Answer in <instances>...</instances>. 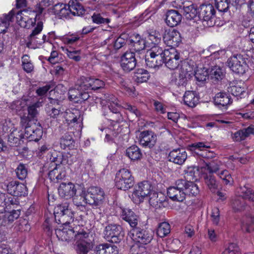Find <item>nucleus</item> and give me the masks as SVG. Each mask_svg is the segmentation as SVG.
Returning a JSON list of instances; mask_svg holds the SVG:
<instances>
[{"instance_id": "1", "label": "nucleus", "mask_w": 254, "mask_h": 254, "mask_svg": "<svg viewBox=\"0 0 254 254\" xmlns=\"http://www.w3.org/2000/svg\"><path fill=\"white\" fill-rule=\"evenodd\" d=\"M53 12L60 18H71L73 16L82 15L84 9L78 1L70 0L68 4L57 3L53 7Z\"/></svg>"}, {"instance_id": "2", "label": "nucleus", "mask_w": 254, "mask_h": 254, "mask_svg": "<svg viewBox=\"0 0 254 254\" xmlns=\"http://www.w3.org/2000/svg\"><path fill=\"white\" fill-rule=\"evenodd\" d=\"M105 192L102 189L98 187H89L82 198V202L78 201V198H76L75 202L78 205H85L88 203L90 205L99 207L102 205L105 200Z\"/></svg>"}, {"instance_id": "3", "label": "nucleus", "mask_w": 254, "mask_h": 254, "mask_svg": "<svg viewBox=\"0 0 254 254\" xmlns=\"http://www.w3.org/2000/svg\"><path fill=\"white\" fill-rule=\"evenodd\" d=\"M238 196L232 200V206L235 211L242 210L245 206L244 199L254 202V190L246 186L240 187L237 190Z\"/></svg>"}, {"instance_id": "4", "label": "nucleus", "mask_w": 254, "mask_h": 254, "mask_svg": "<svg viewBox=\"0 0 254 254\" xmlns=\"http://www.w3.org/2000/svg\"><path fill=\"white\" fill-rule=\"evenodd\" d=\"M79 226L75 227V234L73 241L77 245V251L80 254H86L90 249L91 240L89 238V233L83 229H79Z\"/></svg>"}, {"instance_id": "5", "label": "nucleus", "mask_w": 254, "mask_h": 254, "mask_svg": "<svg viewBox=\"0 0 254 254\" xmlns=\"http://www.w3.org/2000/svg\"><path fill=\"white\" fill-rule=\"evenodd\" d=\"M54 215L56 223L62 225L69 224L73 218V213L69 209V204L66 202H63L55 207Z\"/></svg>"}, {"instance_id": "6", "label": "nucleus", "mask_w": 254, "mask_h": 254, "mask_svg": "<svg viewBox=\"0 0 254 254\" xmlns=\"http://www.w3.org/2000/svg\"><path fill=\"white\" fill-rule=\"evenodd\" d=\"M115 182L118 189L126 190L133 186L134 178L130 171L124 168L117 173Z\"/></svg>"}, {"instance_id": "7", "label": "nucleus", "mask_w": 254, "mask_h": 254, "mask_svg": "<svg viewBox=\"0 0 254 254\" xmlns=\"http://www.w3.org/2000/svg\"><path fill=\"white\" fill-rule=\"evenodd\" d=\"M16 22L22 27L30 28L35 24L37 14L28 9L15 12Z\"/></svg>"}, {"instance_id": "8", "label": "nucleus", "mask_w": 254, "mask_h": 254, "mask_svg": "<svg viewBox=\"0 0 254 254\" xmlns=\"http://www.w3.org/2000/svg\"><path fill=\"white\" fill-rule=\"evenodd\" d=\"M105 238L112 243H119L124 238L125 233L122 227L117 224H109L104 230Z\"/></svg>"}, {"instance_id": "9", "label": "nucleus", "mask_w": 254, "mask_h": 254, "mask_svg": "<svg viewBox=\"0 0 254 254\" xmlns=\"http://www.w3.org/2000/svg\"><path fill=\"white\" fill-rule=\"evenodd\" d=\"M227 64L230 69L237 74H243L248 69L246 59L240 54L234 55L229 58Z\"/></svg>"}, {"instance_id": "10", "label": "nucleus", "mask_w": 254, "mask_h": 254, "mask_svg": "<svg viewBox=\"0 0 254 254\" xmlns=\"http://www.w3.org/2000/svg\"><path fill=\"white\" fill-rule=\"evenodd\" d=\"M153 187L148 181H144L138 184L136 187L132 196L135 203H140L143 201L145 197L151 193Z\"/></svg>"}, {"instance_id": "11", "label": "nucleus", "mask_w": 254, "mask_h": 254, "mask_svg": "<svg viewBox=\"0 0 254 254\" xmlns=\"http://www.w3.org/2000/svg\"><path fill=\"white\" fill-rule=\"evenodd\" d=\"M191 67L188 63H184L179 70V74L178 77L171 80V83L178 87H185L193 75V73L190 70Z\"/></svg>"}, {"instance_id": "12", "label": "nucleus", "mask_w": 254, "mask_h": 254, "mask_svg": "<svg viewBox=\"0 0 254 254\" xmlns=\"http://www.w3.org/2000/svg\"><path fill=\"white\" fill-rule=\"evenodd\" d=\"M164 56L163 63L165 64L168 68L171 70H174L178 67L180 62V55L175 48L166 50Z\"/></svg>"}, {"instance_id": "13", "label": "nucleus", "mask_w": 254, "mask_h": 254, "mask_svg": "<svg viewBox=\"0 0 254 254\" xmlns=\"http://www.w3.org/2000/svg\"><path fill=\"white\" fill-rule=\"evenodd\" d=\"M25 127L24 135L29 141H39L43 134L42 127L38 126L35 123L22 125Z\"/></svg>"}, {"instance_id": "14", "label": "nucleus", "mask_w": 254, "mask_h": 254, "mask_svg": "<svg viewBox=\"0 0 254 254\" xmlns=\"http://www.w3.org/2000/svg\"><path fill=\"white\" fill-rule=\"evenodd\" d=\"M42 106V103L40 102H37L27 107L28 113L23 115L21 117V124L22 125H28L35 123L37 121L38 112L37 108Z\"/></svg>"}, {"instance_id": "15", "label": "nucleus", "mask_w": 254, "mask_h": 254, "mask_svg": "<svg viewBox=\"0 0 254 254\" xmlns=\"http://www.w3.org/2000/svg\"><path fill=\"white\" fill-rule=\"evenodd\" d=\"M163 40L168 46L171 47V48L178 46L182 41L180 33L174 29L165 31Z\"/></svg>"}, {"instance_id": "16", "label": "nucleus", "mask_w": 254, "mask_h": 254, "mask_svg": "<svg viewBox=\"0 0 254 254\" xmlns=\"http://www.w3.org/2000/svg\"><path fill=\"white\" fill-rule=\"evenodd\" d=\"M135 53L131 51H127L121 57V65L125 71L129 72L133 70L136 65Z\"/></svg>"}, {"instance_id": "17", "label": "nucleus", "mask_w": 254, "mask_h": 254, "mask_svg": "<svg viewBox=\"0 0 254 254\" xmlns=\"http://www.w3.org/2000/svg\"><path fill=\"white\" fill-rule=\"evenodd\" d=\"M139 142L140 145L149 148H153L157 141V136L152 131L145 130L141 131L139 136Z\"/></svg>"}, {"instance_id": "18", "label": "nucleus", "mask_w": 254, "mask_h": 254, "mask_svg": "<svg viewBox=\"0 0 254 254\" xmlns=\"http://www.w3.org/2000/svg\"><path fill=\"white\" fill-rule=\"evenodd\" d=\"M134 239L140 244L146 245L153 239V233L148 230L140 229L136 227L133 229Z\"/></svg>"}, {"instance_id": "19", "label": "nucleus", "mask_w": 254, "mask_h": 254, "mask_svg": "<svg viewBox=\"0 0 254 254\" xmlns=\"http://www.w3.org/2000/svg\"><path fill=\"white\" fill-rule=\"evenodd\" d=\"M178 180L174 186H171L167 190L168 196L173 201L183 202L186 198L185 193L183 188L178 185Z\"/></svg>"}, {"instance_id": "20", "label": "nucleus", "mask_w": 254, "mask_h": 254, "mask_svg": "<svg viewBox=\"0 0 254 254\" xmlns=\"http://www.w3.org/2000/svg\"><path fill=\"white\" fill-rule=\"evenodd\" d=\"M215 10L211 4H202L199 8L198 18L207 22L214 18Z\"/></svg>"}, {"instance_id": "21", "label": "nucleus", "mask_w": 254, "mask_h": 254, "mask_svg": "<svg viewBox=\"0 0 254 254\" xmlns=\"http://www.w3.org/2000/svg\"><path fill=\"white\" fill-rule=\"evenodd\" d=\"M49 102L46 105L45 110L47 115L51 118H57L60 113H62L60 101L58 99L49 98Z\"/></svg>"}, {"instance_id": "22", "label": "nucleus", "mask_w": 254, "mask_h": 254, "mask_svg": "<svg viewBox=\"0 0 254 254\" xmlns=\"http://www.w3.org/2000/svg\"><path fill=\"white\" fill-rule=\"evenodd\" d=\"M168 158L170 162L182 165L187 158V153L183 148L175 149L169 153Z\"/></svg>"}, {"instance_id": "23", "label": "nucleus", "mask_w": 254, "mask_h": 254, "mask_svg": "<svg viewBox=\"0 0 254 254\" xmlns=\"http://www.w3.org/2000/svg\"><path fill=\"white\" fill-rule=\"evenodd\" d=\"M121 217L133 229L137 226L139 217L129 208H121Z\"/></svg>"}, {"instance_id": "24", "label": "nucleus", "mask_w": 254, "mask_h": 254, "mask_svg": "<svg viewBox=\"0 0 254 254\" xmlns=\"http://www.w3.org/2000/svg\"><path fill=\"white\" fill-rule=\"evenodd\" d=\"M178 185L183 188L185 196H195L199 193L198 186L192 181H188L186 180H178Z\"/></svg>"}, {"instance_id": "25", "label": "nucleus", "mask_w": 254, "mask_h": 254, "mask_svg": "<svg viewBox=\"0 0 254 254\" xmlns=\"http://www.w3.org/2000/svg\"><path fill=\"white\" fill-rule=\"evenodd\" d=\"M54 166H48L45 165L44 167L49 171L48 177L52 181H58L63 179L65 176V173L63 171V167L62 166H55L53 164Z\"/></svg>"}, {"instance_id": "26", "label": "nucleus", "mask_w": 254, "mask_h": 254, "mask_svg": "<svg viewBox=\"0 0 254 254\" xmlns=\"http://www.w3.org/2000/svg\"><path fill=\"white\" fill-rule=\"evenodd\" d=\"M26 187L22 183L12 181L7 185L8 192L13 196H20L25 193Z\"/></svg>"}, {"instance_id": "27", "label": "nucleus", "mask_w": 254, "mask_h": 254, "mask_svg": "<svg viewBox=\"0 0 254 254\" xmlns=\"http://www.w3.org/2000/svg\"><path fill=\"white\" fill-rule=\"evenodd\" d=\"M76 190L74 185L70 182L67 184L62 183L58 188L59 195L66 199L73 197Z\"/></svg>"}, {"instance_id": "28", "label": "nucleus", "mask_w": 254, "mask_h": 254, "mask_svg": "<svg viewBox=\"0 0 254 254\" xmlns=\"http://www.w3.org/2000/svg\"><path fill=\"white\" fill-rule=\"evenodd\" d=\"M129 45L133 47V50L136 52H139L144 49L146 47H149L150 44L148 41L141 38L138 34L133 35L129 40Z\"/></svg>"}, {"instance_id": "29", "label": "nucleus", "mask_w": 254, "mask_h": 254, "mask_svg": "<svg viewBox=\"0 0 254 254\" xmlns=\"http://www.w3.org/2000/svg\"><path fill=\"white\" fill-rule=\"evenodd\" d=\"M55 233L59 240L62 241L70 242L74 240L75 227L72 229L64 227L62 229H56Z\"/></svg>"}, {"instance_id": "30", "label": "nucleus", "mask_w": 254, "mask_h": 254, "mask_svg": "<svg viewBox=\"0 0 254 254\" xmlns=\"http://www.w3.org/2000/svg\"><path fill=\"white\" fill-rule=\"evenodd\" d=\"M251 134H254V125H251L248 127L240 129L232 134V137L233 140L240 142L245 140Z\"/></svg>"}, {"instance_id": "31", "label": "nucleus", "mask_w": 254, "mask_h": 254, "mask_svg": "<svg viewBox=\"0 0 254 254\" xmlns=\"http://www.w3.org/2000/svg\"><path fill=\"white\" fill-rule=\"evenodd\" d=\"M166 22L170 27L177 26L182 20V15L176 10H170L166 13Z\"/></svg>"}, {"instance_id": "32", "label": "nucleus", "mask_w": 254, "mask_h": 254, "mask_svg": "<svg viewBox=\"0 0 254 254\" xmlns=\"http://www.w3.org/2000/svg\"><path fill=\"white\" fill-rule=\"evenodd\" d=\"M20 215V211L18 209L13 210L11 212L5 213L1 223L2 226L4 227H10L13 221L17 219Z\"/></svg>"}, {"instance_id": "33", "label": "nucleus", "mask_w": 254, "mask_h": 254, "mask_svg": "<svg viewBox=\"0 0 254 254\" xmlns=\"http://www.w3.org/2000/svg\"><path fill=\"white\" fill-rule=\"evenodd\" d=\"M199 101L198 94L193 91H187L184 95V101L185 104L190 107H195Z\"/></svg>"}, {"instance_id": "34", "label": "nucleus", "mask_w": 254, "mask_h": 254, "mask_svg": "<svg viewBox=\"0 0 254 254\" xmlns=\"http://www.w3.org/2000/svg\"><path fill=\"white\" fill-rule=\"evenodd\" d=\"M14 15L15 10L12 9L8 14H3L0 17V33L6 31Z\"/></svg>"}, {"instance_id": "35", "label": "nucleus", "mask_w": 254, "mask_h": 254, "mask_svg": "<svg viewBox=\"0 0 254 254\" xmlns=\"http://www.w3.org/2000/svg\"><path fill=\"white\" fill-rule=\"evenodd\" d=\"M215 105L219 108L226 107L232 103V100L225 93L220 92L216 94L214 99Z\"/></svg>"}, {"instance_id": "36", "label": "nucleus", "mask_w": 254, "mask_h": 254, "mask_svg": "<svg viewBox=\"0 0 254 254\" xmlns=\"http://www.w3.org/2000/svg\"><path fill=\"white\" fill-rule=\"evenodd\" d=\"M97 254H119L117 246L108 244H104L96 247Z\"/></svg>"}, {"instance_id": "37", "label": "nucleus", "mask_w": 254, "mask_h": 254, "mask_svg": "<svg viewBox=\"0 0 254 254\" xmlns=\"http://www.w3.org/2000/svg\"><path fill=\"white\" fill-rule=\"evenodd\" d=\"M25 136L22 131L13 130L8 136V141L11 146H18L20 144L21 140Z\"/></svg>"}, {"instance_id": "38", "label": "nucleus", "mask_w": 254, "mask_h": 254, "mask_svg": "<svg viewBox=\"0 0 254 254\" xmlns=\"http://www.w3.org/2000/svg\"><path fill=\"white\" fill-rule=\"evenodd\" d=\"M145 63L149 68H156L161 66L163 64V59L159 57L149 54L148 53L145 55Z\"/></svg>"}, {"instance_id": "39", "label": "nucleus", "mask_w": 254, "mask_h": 254, "mask_svg": "<svg viewBox=\"0 0 254 254\" xmlns=\"http://www.w3.org/2000/svg\"><path fill=\"white\" fill-rule=\"evenodd\" d=\"M28 101V99L25 98L14 101L11 103L10 108L16 113L20 114L26 108Z\"/></svg>"}, {"instance_id": "40", "label": "nucleus", "mask_w": 254, "mask_h": 254, "mask_svg": "<svg viewBox=\"0 0 254 254\" xmlns=\"http://www.w3.org/2000/svg\"><path fill=\"white\" fill-rule=\"evenodd\" d=\"M126 154L131 160L133 161L140 160L142 156L141 150L136 145H132L127 148L126 150Z\"/></svg>"}, {"instance_id": "41", "label": "nucleus", "mask_w": 254, "mask_h": 254, "mask_svg": "<svg viewBox=\"0 0 254 254\" xmlns=\"http://www.w3.org/2000/svg\"><path fill=\"white\" fill-rule=\"evenodd\" d=\"M184 15L189 20L195 19L197 20L198 12L193 4L188 6H184Z\"/></svg>"}, {"instance_id": "42", "label": "nucleus", "mask_w": 254, "mask_h": 254, "mask_svg": "<svg viewBox=\"0 0 254 254\" xmlns=\"http://www.w3.org/2000/svg\"><path fill=\"white\" fill-rule=\"evenodd\" d=\"M188 147L192 152L198 155H200L201 153L199 152H203L205 148H209L210 145L207 142H198L191 144Z\"/></svg>"}, {"instance_id": "43", "label": "nucleus", "mask_w": 254, "mask_h": 254, "mask_svg": "<svg viewBox=\"0 0 254 254\" xmlns=\"http://www.w3.org/2000/svg\"><path fill=\"white\" fill-rule=\"evenodd\" d=\"M209 76L214 81L222 80L224 77V70L219 66H214L211 67L209 71Z\"/></svg>"}, {"instance_id": "44", "label": "nucleus", "mask_w": 254, "mask_h": 254, "mask_svg": "<svg viewBox=\"0 0 254 254\" xmlns=\"http://www.w3.org/2000/svg\"><path fill=\"white\" fill-rule=\"evenodd\" d=\"M74 140L71 135L68 133H65L60 139V145L62 148L69 149L74 147Z\"/></svg>"}, {"instance_id": "45", "label": "nucleus", "mask_w": 254, "mask_h": 254, "mask_svg": "<svg viewBox=\"0 0 254 254\" xmlns=\"http://www.w3.org/2000/svg\"><path fill=\"white\" fill-rule=\"evenodd\" d=\"M63 155L61 153L54 151L51 153L50 161L46 165L51 167L54 166L53 164H55V166H62L61 164L63 163Z\"/></svg>"}, {"instance_id": "46", "label": "nucleus", "mask_w": 254, "mask_h": 254, "mask_svg": "<svg viewBox=\"0 0 254 254\" xmlns=\"http://www.w3.org/2000/svg\"><path fill=\"white\" fill-rule=\"evenodd\" d=\"M91 19L93 23L97 24H107L110 22V19L107 17L106 15L103 13L95 12L91 16Z\"/></svg>"}, {"instance_id": "47", "label": "nucleus", "mask_w": 254, "mask_h": 254, "mask_svg": "<svg viewBox=\"0 0 254 254\" xmlns=\"http://www.w3.org/2000/svg\"><path fill=\"white\" fill-rule=\"evenodd\" d=\"M90 77L81 76L76 81L75 87L81 91H85L90 89Z\"/></svg>"}, {"instance_id": "48", "label": "nucleus", "mask_w": 254, "mask_h": 254, "mask_svg": "<svg viewBox=\"0 0 254 254\" xmlns=\"http://www.w3.org/2000/svg\"><path fill=\"white\" fill-rule=\"evenodd\" d=\"M53 3L52 0H42L35 6V9L33 10L35 14H37V16L41 14L44 10L51 5Z\"/></svg>"}, {"instance_id": "49", "label": "nucleus", "mask_w": 254, "mask_h": 254, "mask_svg": "<svg viewBox=\"0 0 254 254\" xmlns=\"http://www.w3.org/2000/svg\"><path fill=\"white\" fill-rule=\"evenodd\" d=\"M205 164L207 167V170L211 174L217 172L219 170L221 162L216 158L210 161H205Z\"/></svg>"}, {"instance_id": "50", "label": "nucleus", "mask_w": 254, "mask_h": 254, "mask_svg": "<svg viewBox=\"0 0 254 254\" xmlns=\"http://www.w3.org/2000/svg\"><path fill=\"white\" fill-rule=\"evenodd\" d=\"M170 232V226L168 223L165 222L159 225L156 233L159 237L163 238L169 234Z\"/></svg>"}, {"instance_id": "51", "label": "nucleus", "mask_w": 254, "mask_h": 254, "mask_svg": "<svg viewBox=\"0 0 254 254\" xmlns=\"http://www.w3.org/2000/svg\"><path fill=\"white\" fill-rule=\"evenodd\" d=\"M208 72V69L206 67L199 68L195 72V78L198 81H204L208 78L209 75Z\"/></svg>"}, {"instance_id": "52", "label": "nucleus", "mask_w": 254, "mask_h": 254, "mask_svg": "<svg viewBox=\"0 0 254 254\" xmlns=\"http://www.w3.org/2000/svg\"><path fill=\"white\" fill-rule=\"evenodd\" d=\"M205 183L208 186L210 190L214 192L217 189L218 184L215 179V177L211 174H206L204 176Z\"/></svg>"}, {"instance_id": "53", "label": "nucleus", "mask_w": 254, "mask_h": 254, "mask_svg": "<svg viewBox=\"0 0 254 254\" xmlns=\"http://www.w3.org/2000/svg\"><path fill=\"white\" fill-rule=\"evenodd\" d=\"M150 77L149 73L146 70L139 69L135 75V80L138 83L146 82Z\"/></svg>"}, {"instance_id": "54", "label": "nucleus", "mask_w": 254, "mask_h": 254, "mask_svg": "<svg viewBox=\"0 0 254 254\" xmlns=\"http://www.w3.org/2000/svg\"><path fill=\"white\" fill-rule=\"evenodd\" d=\"M22 65L25 71L27 73L32 72L34 69V65L30 60L28 55H24L22 57Z\"/></svg>"}, {"instance_id": "55", "label": "nucleus", "mask_w": 254, "mask_h": 254, "mask_svg": "<svg viewBox=\"0 0 254 254\" xmlns=\"http://www.w3.org/2000/svg\"><path fill=\"white\" fill-rule=\"evenodd\" d=\"M181 243L178 239L170 240L167 242V248L174 254L181 248Z\"/></svg>"}, {"instance_id": "56", "label": "nucleus", "mask_w": 254, "mask_h": 254, "mask_svg": "<svg viewBox=\"0 0 254 254\" xmlns=\"http://www.w3.org/2000/svg\"><path fill=\"white\" fill-rule=\"evenodd\" d=\"M167 49L163 50L162 48L159 46L158 45H153L150 49L148 50L147 53L152 55L159 57L160 58L163 59L165 57L164 53Z\"/></svg>"}, {"instance_id": "57", "label": "nucleus", "mask_w": 254, "mask_h": 254, "mask_svg": "<svg viewBox=\"0 0 254 254\" xmlns=\"http://www.w3.org/2000/svg\"><path fill=\"white\" fill-rule=\"evenodd\" d=\"M227 91L234 96H239L245 93L244 88L241 87L239 85H233V83L230 84V86L228 87Z\"/></svg>"}, {"instance_id": "58", "label": "nucleus", "mask_w": 254, "mask_h": 254, "mask_svg": "<svg viewBox=\"0 0 254 254\" xmlns=\"http://www.w3.org/2000/svg\"><path fill=\"white\" fill-rule=\"evenodd\" d=\"M15 172L19 179L24 180L27 176V169L26 165L24 164L20 163L15 169Z\"/></svg>"}, {"instance_id": "59", "label": "nucleus", "mask_w": 254, "mask_h": 254, "mask_svg": "<svg viewBox=\"0 0 254 254\" xmlns=\"http://www.w3.org/2000/svg\"><path fill=\"white\" fill-rule=\"evenodd\" d=\"M103 100H105L106 102L109 104L108 107L110 110L111 106L113 108H114L115 107H117L120 106L118 99L112 94H105L104 96Z\"/></svg>"}, {"instance_id": "60", "label": "nucleus", "mask_w": 254, "mask_h": 254, "mask_svg": "<svg viewBox=\"0 0 254 254\" xmlns=\"http://www.w3.org/2000/svg\"><path fill=\"white\" fill-rule=\"evenodd\" d=\"M150 197L149 200L150 204L155 208L161 207L162 206V201L158 197V194L155 192L150 193Z\"/></svg>"}, {"instance_id": "61", "label": "nucleus", "mask_w": 254, "mask_h": 254, "mask_svg": "<svg viewBox=\"0 0 254 254\" xmlns=\"http://www.w3.org/2000/svg\"><path fill=\"white\" fill-rule=\"evenodd\" d=\"M81 92V90L76 87L74 89H70L68 91L69 99L75 103H79Z\"/></svg>"}, {"instance_id": "62", "label": "nucleus", "mask_w": 254, "mask_h": 254, "mask_svg": "<svg viewBox=\"0 0 254 254\" xmlns=\"http://www.w3.org/2000/svg\"><path fill=\"white\" fill-rule=\"evenodd\" d=\"M89 81L90 89L91 90H97L103 88L105 85L104 82L99 79L90 77Z\"/></svg>"}, {"instance_id": "63", "label": "nucleus", "mask_w": 254, "mask_h": 254, "mask_svg": "<svg viewBox=\"0 0 254 254\" xmlns=\"http://www.w3.org/2000/svg\"><path fill=\"white\" fill-rule=\"evenodd\" d=\"M120 106L115 107L114 108H113L112 106H111L110 111L113 114V116L112 117V120L113 122L119 123L123 121V118L120 111Z\"/></svg>"}, {"instance_id": "64", "label": "nucleus", "mask_w": 254, "mask_h": 254, "mask_svg": "<svg viewBox=\"0 0 254 254\" xmlns=\"http://www.w3.org/2000/svg\"><path fill=\"white\" fill-rule=\"evenodd\" d=\"M222 254H241V252L236 244L230 243Z\"/></svg>"}]
</instances>
